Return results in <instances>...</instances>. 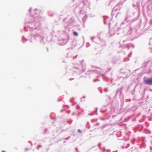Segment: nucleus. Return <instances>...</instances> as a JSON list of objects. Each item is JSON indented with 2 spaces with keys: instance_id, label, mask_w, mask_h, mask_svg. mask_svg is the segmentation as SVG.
<instances>
[{
  "instance_id": "f257e3e1",
  "label": "nucleus",
  "mask_w": 152,
  "mask_h": 152,
  "mask_svg": "<svg viewBox=\"0 0 152 152\" xmlns=\"http://www.w3.org/2000/svg\"><path fill=\"white\" fill-rule=\"evenodd\" d=\"M144 82L146 84L152 85V77L144 80Z\"/></svg>"
},
{
  "instance_id": "f03ea898",
  "label": "nucleus",
  "mask_w": 152,
  "mask_h": 152,
  "mask_svg": "<svg viewBox=\"0 0 152 152\" xmlns=\"http://www.w3.org/2000/svg\"><path fill=\"white\" fill-rule=\"evenodd\" d=\"M73 35L75 36H77L78 35V33L76 31H74L73 32Z\"/></svg>"
},
{
  "instance_id": "7ed1b4c3",
  "label": "nucleus",
  "mask_w": 152,
  "mask_h": 152,
  "mask_svg": "<svg viewBox=\"0 0 152 152\" xmlns=\"http://www.w3.org/2000/svg\"><path fill=\"white\" fill-rule=\"evenodd\" d=\"M78 131L80 132V133H81V130H80V129H79L78 130Z\"/></svg>"
}]
</instances>
